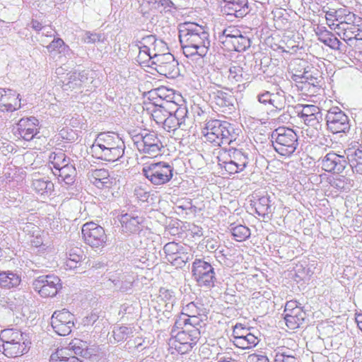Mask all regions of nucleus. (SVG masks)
Returning <instances> with one entry per match:
<instances>
[{
	"label": "nucleus",
	"instance_id": "1",
	"mask_svg": "<svg viewBox=\"0 0 362 362\" xmlns=\"http://www.w3.org/2000/svg\"><path fill=\"white\" fill-rule=\"evenodd\" d=\"M180 41L187 57H204L208 52L210 41L204 28L194 23H187L180 31Z\"/></svg>",
	"mask_w": 362,
	"mask_h": 362
},
{
	"label": "nucleus",
	"instance_id": "2",
	"mask_svg": "<svg viewBox=\"0 0 362 362\" xmlns=\"http://www.w3.org/2000/svg\"><path fill=\"white\" fill-rule=\"evenodd\" d=\"M90 153L96 159L115 162L123 156L124 147L117 135L100 133L90 147Z\"/></svg>",
	"mask_w": 362,
	"mask_h": 362
},
{
	"label": "nucleus",
	"instance_id": "3",
	"mask_svg": "<svg viewBox=\"0 0 362 362\" xmlns=\"http://www.w3.org/2000/svg\"><path fill=\"white\" fill-rule=\"evenodd\" d=\"M199 327L189 325L177 326L175 322L169 339V350L172 354H185L192 350L200 339Z\"/></svg>",
	"mask_w": 362,
	"mask_h": 362
},
{
	"label": "nucleus",
	"instance_id": "4",
	"mask_svg": "<svg viewBox=\"0 0 362 362\" xmlns=\"http://www.w3.org/2000/svg\"><path fill=\"white\" fill-rule=\"evenodd\" d=\"M30 341L17 329H5L0 332V351L8 358H16L28 353Z\"/></svg>",
	"mask_w": 362,
	"mask_h": 362
},
{
	"label": "nucleus",
	"instance_id": "5",
	"mask_svg": "<svg viewBox=\"0 0 362 362\" xmlns=\"http://www.w3.org/2000/svg\"><path fill=\"white\" fill-rule=\"evenodd\" d=\"M218 163L224 175L242 173L248 164V157L236 148L221 150L218 153Z\"/></svg>",
	"mask_w": 362,
	"mask_h": 362
},
{
	"label": "nucleus",
	"instance_id": "6",
	"mask_svg": "<svg viewBox=\"0 0 362 362\" xmlns=\"http://www.w3.org/2000/svg\"><path fill=\"white\" fill-rule=\"evenodd\" d=\"M230 124L218 119L206 121L201 129V133L206 141L219 146L231 139L229 131Z\"/></svg>",
	"mask_w": 362,
	"mask_h": 362
},
{
	"label": "nucleus",
	"instance_id": "7",
	"mask_svg": "<svg viewBox=\"0 0 362 362\" xmlns=\"http://www.w3.org/2000/svg\"><path fill=\"white\" fill-rule=\"evenodd\" d=\"M272 136L273 146L279 155L288 157L295 152L298 146V136L293 129L279 127Z\"/></svg>",
	"mask_w": 362,
	"mask_h": 362
},
{
	"label": "nucleus",
	"instance_id": "8",
	"mask_svg": "<svg viewBox=\"0 0 362 362\" xmlns=\"http://www.w3.org/2000/svg\"><path fill=\"white\" fill-rule=\"evenodd\" d=\"M144 175L154 185H162L170 181L173 176L172 167L165 162H149L143 164Z\"/></svg>",
	"mask_w": 362,
	"mask_h": 362
},
{
	"label": "nucleus",
	"instance_id": "9",
	"mask_svg": "<svg viewBox=\"0 0 362 362\" xmlns=\"http://www.w3.org/2000/svg\"><path fill=\"white\" fill-rule=\"evenodd\" d=\"M207 320V310L200 303L191 302L183 308L182 311L176 320L179 327L189 325L199 327Z\"/></svg>",
	"mask_w": 362,
	"mask_h": 362
},
{
	"label": "nucleus",
	"instance_id": "10",
	"mask_svg": "<svg viewBox=\"0 0 362 362\" xmlns=\"http://www.w3.org/2000/svg\"><path fill=\"white\" fill-rule=\"evenodd\" d=\"M84 242L91 247H103L107 240L105 229L94 222H87L81 228Z\"/></svg>",
	"mask_w": 362,
	"mask_h": 362
},
{
	"label": "nucleus",
	"instance_id": "11",
	"mask_svg": "<svg viewBox=\"0 0 362 362\" xmlns=\"http://www.w3.org/2000/svg\"><path fill=\"white\" fill-rule=\"evenodd\" d=\"M33 285L35 291L42 298L55 296L62 287L60 279L54 275L39 276Z\"/></svg>",
	"mask_w": 362,
	"mask_h": 362
},
{
	"label": "nucleus",
	"instance_id": "12",
	"mask_svg": "<svg viewBox=\"0 0 362 362\" xmlns=\"http://www.w3.org/2000/svg\"><path fill=\"white\" fill-rule=\"evenodd\" d=\"M192 273L200 286L209 288L214 286L215 272L212 266L207 262L196 259L192 263Z\"/></svg>",
	"mask_w": 362,
	"mask_h": 362
},
{
	"label": "nucleus",
	"instance_id": "13",
	"mask_svg": "<svg viewBox=\"0 0 362 362\" xmlns=\"http://www.w3.org/2000/svg\"><path fill=\"white\" fill-rule=\"evenodd\" d=\"M74 315L66 309L54 312L51 317V325L54 331L60 336H67L74 326Z\"/></svg>",
	"mask_w": 362,
	"mask_h": 362
},
{
	"label": "nucleus",
	"instance_id": "14",
	"mask_svg": "<svg viewBox=\"0 0 362 362\" xmlns=\"http://www.w3.org/2000/svg\"><path fill=\"white\" fill-rule=\"evenodd\" d=\"M163 251L166 259L176 267H182L191 259L187 248L175 242L166 243L164 245Z\"/></svg>",
	"mask_w": 362,
	"mask_h": 362
},
{
	"label": "nucleus",
	"instance_id": "15",
	"mask_svg": "<svg viewBox=\"0 0 362 362\" xmlns=\"http://www.w3.org/2000/svg\"><path fill=\"white\" fill-rule=\"evenodd\" d=\"M233 342L234 345L241 349H248L258 344L259 338L252 334L250 328L243 324H236L233 329Z\"/></svg>",
	"mask_w": 362,
	"mask_h": 362
},
{
	"label": "nucleus",
	"instance_id": "16",
	"mask_svg": "<svg viewBox=\"0 0 362 362\" xmlns=\"http://www.w3.org/2000/svg\"><path fill=\"white\" fill-rule=\"evenodd\" d=\"M284 313L286 325L290 329L298 328L304 321L305 312L297 300L287 301Z\"/></svg>",
	"mask_w": 362,
	"mask_h": 362
},
{
	"label": "nucleus",
	"instance_id": "17",
	"mask_svg": "<svg viewBox=\"0 0 362 362\" xmlns=\"http://www.w3.org/2000/svg\"><path fill=\"white\" fill-rule=\"evenodd\" d=\"M177 95H176L173 90L162 86L150 91L148 100L157 104H162V105L166 106L170 110H173L177 107H182L177 103Z\"/></svg>",
	"mask_w": 362,
	"mask_h": 362
},
{
	"label": "nucleus",
	"instance_id": "18",
	"mask_svg": "<svg viewBox=\"0 0 362 362\" xmlns=\"http://www.w3.org/2000/svg\"><path fill=\"white\" fill-rule=\"evenodd\" d=\"M139 151L149 157H157L160 154L163 145L154 132L141 134V139L136 142Z\"/></svg>",
	"mask_w": 362,
	"mask_h": 362
},
{
	"label": "nucleus",
	"instance_id": "19",
	"mask_svg": "<svg viewBox=\"0 0 362 362\" xmlns=\"http://www.w3.org/2000/svg\"><path fill=\"white\" fill-rule=\"evenodd\" d=\"M39 133V122L35 117L21 118L16 124L15 135L25 141H31Z\"/></svg>",
	"mask_w": 362,
	"mask_h": 362
},
{
	"label": "nucleus",
	"instance_id": "20",
	"mask_svg": "<svg viewBox=\"0 0 362 362\" xmlns=\"http://www.w3.org/2000/svg\"><path fill=\"white\" fill-rule=\"evenodd\" d=\"M351 20L352 21H346L337 28V35L345 42L352 41L362 33V28L359 24L361 22V18L354 14Z\"/></svg>",
	"mask_w": 362,
	"mask_h": 362
},
{
	"label": "nucleus",
	"instance_id": "21",
	"mask_svg": "<svg viewBox=\"0 0 362 362\" xmlns=\"http://www.w3.org/2000/svg\"><path fill=\"white\" fill-rule=\"evenodd\" d=\"M328 129L333 134L344 132L348 129V117L341 110L336 109L329 111L327 116Z\"/></svg>",
	"mask_w": 362,
	"mask_h": 362
},
{
	"label": "nucleus",
	"instance_id": "22",
	"mask_svg": "<svg viewBox=\"0 0 362 362\" xmlns=\"http://www.w3.org/2000/svg\"><path fill=\"white\" fill-rule=\"evenodd\" d=\"M322 168L333 174H339L344 170L346 160L344 156L334 152H329L322 159Z\"/></svg>",
	"mask_w": 362,
	"mask_h": 362
},
{
	"label": "nucleus",
	"instance_id": "23",
	"mask_svg": "<svg viewBox=\"0 0 362 362\" xmlns=\"http://www.w3.org/2000/svg\"><path fill=\"white\" fill-rule=\"evenodd\" d=\"M300 107L301 110L298 112L300 118L305 125L317 129L322 119L320 107L314 105H301Z\"/></svg>",
	"mask_w": 362,
	"mask_h": 362
},
{
	"label": "nucleus",
	"instance_id": "24",
	"mask_svg": "<svg viewBox=\"0 0 362 362\" xmlns=\"http://www.w3.org/2000/svg\"><path fill=\"white\" fill-rule=\"evenodd\" d=\"M354 15V13L344 8L329 9L325 13V19L329 28L337 30L341 24L346 21H352Z\"/></svg>",
	"mask_w": 362,
	"mask_h": 362
},
{
	"label": "nucleus",
	"instance_id": "25",
	"mask_svg": "<svg viewBox=\"0 0 362 362\" xmlns=\"http://www.w3.org/2000/svg\"><path fill=\"white\" fill-rule=\"evenodd\" d=\"M153 65L160 74L167 77H174L175 73V62L173 56L165 52L158 58L153 60Z\"/></svg>",
	"mask_w": 362,
	"mask_h": 362
},
{
	"label": "nucleus",
	"instance_id": "26",
	"mask_svg": "<svg viewBox=\"0 0 362 362\" xmlns=\"http://www.w3.org/2000/svg\"><path fill=\"white\" fill-rule=\"evenodd\" d=\"M88 177L90 182L100 189L110 188L115 182V179L110 176L108 170L104 168L90 170Z\"/></svg>",
	"mask_w": 362,
	"mask_h": 362
},
{
	"label": "nucleus",
	"instance_id": "27",
	"mask_svg": "<svg viewBox=\"0 0 362 362\" xmlns=\"http://www.w3.org/2000/svg\"><path fill=\"white\" fill-rule=\"evenodd\" d=\"M187 115V110L185 107H177L173 112L168 115L165 122L161 124L168 132H173L184 124Z\"/></svg>",
	"mask_w": 362,
	"mask_h": 362
},
{
	"label": "nucleus",
	"instance_id": "28",
	"mask_svg": "<svg viewBox=\"0 0 362 362\" xmlns=\"http://www.w3.org/2000/svg\"><path fill=\"white\" fill-rule=\"evenodd\" d=\"M20 95L11 90L0 89V108L14 111L21 107Z\"/></svg>",
	"mask_w": 362,
	"mask_h": 362
},
{
	"label": "nucleus",
	"instance_id": "29",
	"mask_svg": "<svg viewBox=\"0 0 362 362\" xmlns=\"http://www.w3.org/2000/svg\"><path fill=\"white\" fill-rule=\"evenodd\" d=\"M247 0H226L222 10L226 15L240 17L247 13Z\"/></svg>",
	"mask_w": 362,
	"mask_h": 362
},
{
	"label": "nucleus",
	"instance_id": "30",
	"mask_svg": "<svg viewBox=\"0 0 362 362\" xmlns=\"http://www.w3.org/2000/svg\"><path fill=\"white\" fill-rule=\"evenodd\" d=\"M146 110L151 114L152 119L158 124L165 122L166 117L173 110H170L162 104H157L151 101L145 102Z\"/></svg>",
	"mask_w": 362,
	"mask_h": 362
},
{
	"label": "nucleus",
	"instance_id": "31",
	"mask_svg": "<svg viewBox=\"0 0 362 362\" xmlns=\"http://www.w3.org/2000/svg\"><path fill=\"white\" fill-rule=\"evenodd\" d=\"M141 45H144L146 47L153 57V60L168 51L166 45L163 41L157 40L153 35H148L143 37Z\"/></svg>",
	"mask_w": 362,
	"mask_h": 362
},
{
	"label": "nucleus",
	"instance_id": "32",
	"mask_svg": "<svg viewBox=\"0 0 362 362\" xmlns=\"http://www.w3.org/2000/svg\"><path fill=\"white\" fill-rule=\"evenodd\" d=\"M319 41L334 50H339L341 45L340 40L334 33L327 30L326 28H317L315 31Z\"/></svg>",
	"mask_w": 362,
	"mask_h": 362
},
{
	"label": "nucleus",
	"instance_id": "33",
	"mask_svg": "<svg viewBox=\"0 0 362 362\" xmlns=\"http://www.w3.org/2000/svg\"><path fill=\"white\" fill-rule=\"evenodd\" d=\"M49 362H83L68 347L57 348L49 356Z\"/></svg>",
	"mask_w": 362,
	"mask_h": 362
},
{
	"label": "nucleus",
	"instance_id": "34",
	"mask_svg": "<svg viewBox=\"0 0 362 362\" xmlns=\"http://www.w3.org/2000/svg\"><path fill=\"white\" fill-rule=\"evenodd\" d=\"M223 46L228 51L243 52L250 46L249 37L240 33L232 40L226 42H222Z\"/></svg>",
	"mask_w": 362,
	"mask_h": 362
},
{
	"label": "nucleus",
	"instance_id": "35",
	"mask_svg": "<svg viewBox=\"0 0 362 362\" xmlns=\"http://www.w3.org/2000/svg\"><path fill=\"white\" fill-rule=\"evenodd\" d=\"M67 347L71 349V353L74 355L78 354L83 358H89L94 351V349L90 347L86 341L79 339L71 340Z\"/></svg>",
	"mask_w": 362,
	"mask_h": 362
},
{
	"label": "nucleus",
	"instance_id": "36",
	"mask_svg": "<svg viewBox=\"0 0 362 362\" xmlns=\"http://www.w3.org/2000/svg\"><path fill=\"white\" fill-rule=\"evenodd\" d=\"M53 173L58 177L59 180L69 185L75 180L76 170L74 165L69 163L57 170H53Z\"/></svg>",
	"mask_w": 362,
	"mask_h": 362
},
{
	"label": "nucleus",
	"instance_id": "37",
	"mask_svg": "<svg viewBox=\"0 0 362 362\" xmlns=\"http://www.w3.org/2000/svg\"><path fill=\"white\" fill-rule=\"evenodd\" d=\"M32 188L40 196L49 197L54 192V185L49 180L36 179L33 181Z\"/></svg>",
	"mask_w": 362,
	"mask_h": 362
},
{
	"label": "nucleus",
	"instance_id": "38",
	"mask_svg": "<svg viewBox=\"0 0 362 362\" xmlns=\"http://www.w3.org/2000/svg\"><path fill=\"white\" fill-rule=\"evenodd\" d=\"M250 205L255 209V212L259 216L264 217L270 211L269 199L266 196L261 197H253L250 200Z\"/></svg>",
	"mask_w": 362,
	"mask_h": 362
},
{
	"label": "nucleus",
	"instance_id": "39",
	"mask_svg": "<svg viewBox=\"0 0 362 362\" xmlns=\"http://www.w3.org/2000/svg\"><path fill=\"white\" fill-rule=\"evenodd\" d=\"M21 279L19 275L10 271H0V286L12 288L20 285Z\"/></svg>",
	"mask_w": 362,
	"mask_h": 362
},
{
	"label": "nucleus",
	"instance_id": "40",
	"mask_svg": "<svg viewBox=\"0 0 362 362\" xmlns=\"http://www.w3.org/2000/svg\"><path fill=\"white\" fill-rule=\"evenodd\" d=\"M83 259V251L78 247L71 248L65 259L64 265L66 269H74L77 267Z\"/></svg>",
	"mask_w": 362,
	"mask_h": 362
},
{
	"label": "nucleus",
	"instance_id": "41",
	"mask_svg": "<svg viewBox=\"0 0 362 362\" xmlns=\"http://www.w3.org/2000/svg\"><path fill=\"white\" fill-rule=\"evenodd\" d=\"M121 223L126 231L136 233L140 230L141 221L138 216L134 217L128 214H124L122 217Z\"/></svg>",
	"mask_w": 362,
	"mask_h": 362
},
{
	"label": "nucleus",
	"instance_id": "42",
	"mask_svg": "<svg viewBox=\"0 0 362 362\" xmlns=\"http://www.w3.org/2000/svg\"><path fill=\"white\" fill-rule=\"evenodd\" d=\"M347 158L352 169L362 174V150L356 149L347 155Z\"/></svg>",
	"mask_w": 362,
	"mask_h": 362
},
{
	"label": "nucleus",
	"instance_id": "43",
	"mask_svg": "<svg viewBox=\"0 0 362 362\" xmlns=\"http://www.w3.org/2000/svg\"><path fill=\"white\" fill-rule=\"evenodd\" d=\"M50 162L53 165L54 170H57L66 164H69V159L66 157V154L62 151L54 152L49 156Z\"/></svg>",
	"mask_w": 362,
	"mask_h": 362
},
{
	"label": "nucleus",
	"instance_id": "44",
	"mask_svg": "<svg viewBox=\"0 0 362 362\" xmlns=\"http://www.w3.org/2000/svg\"><path fill=\"white\" fill-rule=\"evenodd\" d=\"M233 238L238 242H243L250 236V229L243 225H238L231 229Z\"/></svg>",
	"mask_w": 362,
	"mask_h": 362
},
{
	"label": "nucleus",
	"instance_id": "45",
	"mask_svg": "<svg viewBox=\"0 0 362 362\" xmlns=\"http://www.w3.org/2000/svg\"><path fill=\"white\" fill-rule=\"evenodd\" d=\"M139 52L137 56V61L141 65H153V57L144 45H141V40L139 42Z\"/></svg>",
	"mask_w": 362,
	"mask_h": 362
},
{
	"label": "nucleus",
	"instance_id": "46",
	"mask_svg": "<svg viewBox=\"0 0 362 362\" xmlns=\"http://www.w3.org/2000/svg\"><path fill=\"white\" fill-rule=\"evenodd\" d=\"M286 105V97L284 92H276L272 93L271 102L269 105L274 107L276 110H282L284 108Z\"/></svg>",
	"mask_w": 362,
	"mask_h": 362
},
{
	"label": "nucleus",
	"instance_id": "47",
	"mask_svg": "<svg viewBox=\"0 0 362 362\" xmlns=\"http://www.w3.org/2000/svg\"><path fill=\"white\" fill-rule=\"evenodd\" d=\"M274 362H297V360L284 348H280L276 354Z\"/></svg>",
	"mask_w": 362,
	"mask_h": 362
},
{
	"label": "nucleus",
	"instance_id": "48",
	"mask_svg": "<svg viewBox=\"0 0 362 362\" xmlns=\"http://www.w3.org/2000/svg\"><path fill=\"white\" fill-rule=\"evenodd\" d=\"M229 78L235 81H242L244 78L243 68L240 65H233L229 70Z\"/></svg>",
	"mask_w": 362,
	"mask_h": 362
},
{
	"label": "nucleus",
	"instance_id": "49",
	"mask_svg": "<svg viewBox=\"0 0 362 362\" xmlns=\"http://www.w3.org/2000/svg\"><path fill=\"white\" fill-rule=\"evenodd\" d=\"M242 32L239 30L237 26L230 25L226 28L223 31V39L222 42H226L229 40H232L238 35H240Z\"/></svg>",
	"mask_w": 362,
	"mask_h": 362
},
{
	"label": "nucleus",
	"instance_id": "50",
	"mask_svg": "<svg viewBox=\"0 0 362 362\" xmlns=\"http://www.w3.org/2000/svg\"><path fill=\"white\" fill-rule=\"evenodd\" d=\"M215 102L219 107H228L231 105V95L223 92H218L215 98Z\"/></svg>",
	"mask_w": 362,
	"mask_h": 362
},
{
	"label": "nucleus",
	"instance_id": "51",
	"mask_svg": "<svg viewBox=\"0 0 362 362\" xmlns=\"http://www.w3.org/2000/svg\"><path fill=\"white\" fill-rule=\"evenodd\" d=\"M303 78L305 79V81L303 82L305 86L310 85L313 87H317L320 86L322 81V77L320 76H315L308 72H305Z\"/></svg>",
	"mask_w": 362,
	"mask_h": 362
},
{
	"label": "nucleus",
	"instance_id": "52",
	"mask_svg": "<svg viewBox=\"0 0 362 362\" xmlns=\"http://www.w3.org/2000/svg\"><path fill=\"white\" fill-rule=\"evenodd\" d=\"M158 298L165 303H170L172 301L173 298V292L169 289L160 288L159 290Z\"/></svg>",
	"mask_w": 362,
	"mask_h": 362
},
{
	"label": "nucleus",
	"instance_id": "53",
	"mask_svg": "<svg viewBox=\"0 0 362 362\" xmlns=\"http://www.w3.org/2000/svg\"><path fill=\"white\" fill-rule=\"evenodd\" d=\"M65 46V43L62 38L57 37L54 39L47 47V49L52 52Z\"/></svg>",
	"mask_w": 362,
	"mask_h": 362
},
{
	"label": "nucleus",
	"instance_id": "54",
	"mask_svg": "<svg viewBox=\"0 0 362 362\" xmlns=\"http://www.w3.org/2000/svg\"><path fill=\"white\" fill-rule=\"evenodd\" d=\"M247 362H269L266 356L252 354L247 357Z\"/></svg>",
	"mask_w": 362,
	"mask_h": 362
},
{
	"label": "nucleus",
	"instance_id": "55",
	"mask_svg": "<svg viewBox=\"0 0 362 362\" xmlns=\"http://www.w3.org/2000/svg\"><path fill=\"white\" fill-rule=\"evenodd\" d=\"M30 245L35 248L43 246L44 241L42 234L37 233L36 235L33 236V238L30 240Z\"/></svg>",
	"mask_w": 362,
	"mask_h": 362
},
{
	"label": "nucleus",
	"instance_id": "56",
	"mask_svg": "<svg viewBox=\"0 0 362 362\" xmlns=\"http://www.w3.org/2000/svg\"><path fill=\"white\" fill-rule=\"evenodd\" d=\"M272 93L269 91H266L262 94L258 95V100L259 103L264 105H269V102H271Z\"/></svg>",
	"mask_w": 362,
	"mask_h": 362
},
{
	"label": "nucleus",
	"instance_id": "57",
	"mask_svg": "<svg viewBox=\"0 0 362 362\" xmlns=\"http://www.w3.org/2000/svg\"><path fill=\"white\" fill-rule=\"evenodd\" d=\"M149 4L165 6L168 4V0H146Z\"/></svg>",
	"mask_w": 362,
	"mask_h": 362
},
{
	"label": "nucleus",
	"instance_id": "58",
	"mask_svg": "<svg viewBox=\"0 0 362 362\" xmlns=\"http://www.w3.org/2000/svg\"><path fill=\"white\" fill-rule=\"evenodd\" d=\"M32 28L35 30H40L42 28V24L37 20L31 21Z\"/></svg>",
	"mask_w": 362,
	"mask_h": 362
},
{
	"label": "nucleus",
	"instance_id": "59",
	"mask_svg": "<svg viewBox=\"0 0 362 362\" xmlns=\"http://www.w3.org/2000/svg\"><path fill=\"white\" fill-rule=\"evenodd\" d=\"M355 320L358 329L362 332V313L356 314Z\"/></svg>",
	"mask_w": 362,
	"mask_h": 362
},
{
	"label": "nucleus",
	"instance_id": "60",
	"mask_svg": "<svg viewBox=\"0 0 362 362\" xmlns=\"http://www.w3.org/2000/svg\"><path fill=\"white\" fill-rule=\"evenodd\" d=\"M217 247H218V245H217V243H216V244H211V245H210V246H209V247H210L211 249H216V248H217Z\"/></svg>",
	"mask_w": 362,
	"mask_h": 362
},
{
	"label": "nucleus",
	"instance_id": "61",
	"mask_svg": "<svg viewBox=\"0 0 362 362\" xmlns=\"http://www.w3.org/2000/svg\"><path fill=\"white\" fill-rule=\"evenodd\" d=\"M218 362H232V361L224 359V360H220Z\"/></svg>",
	"mask_w": 362,
	"mask_h": 362
},
{
	"label": "nucleus",
	"instance_id": "62",
	"mask_svg": "<svg viewBox=\"0 0 362 362\" xmlns=\"http://www.w3.org/2000/svg\"><path fill=\"white\" fill-rule=\"evenodd\" d=\"M209 243H210V241L207 242V245L206 246H209Z\"/></svg>",
	"mask_w": 362,
	"mask_h": 362
}]
</instances>
